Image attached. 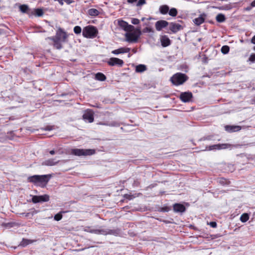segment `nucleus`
Returning a JSON list of instances; mask_svg holds the SVG:
<instances>
[{"label": "nucleus", "instance_id": "f257e3e1", "mask_svg": "<svg viewBox=\"0 0 255 255\" xmlns=\"http://www.w3.org/2000/svg\"><path fill=\"white\" fill-rule=\"evenodd\" d=\"M51 177V175L50 174L43 175H35L29 177L28 180V181L34 183L35 184L44 183V184H46L49 181Z\"/></svg>", "mask_w": 255, "mask_h": 255}, {"label": "nucleus", "instance_id": "f03ea898", "mask_svg": "<svg viewBox=\"0 0 255 255\" xmlns=\"http://www.w3.org/2000/svg\"><path fill=\"white\" fill-rule=\"evenodd\" d=\"M188 79V76L185 74L177 73L171 77L170 81L174 85L179 86L183 84Z\"/></svg>", "mask_w": 255, "mask_h": 255}, {"label": "nucleus", "instance_id": "7ed1b4c3", "mask_svg": "<svg viewBox=\"0 0 255 255\" xmlns=\"http://www.w3.org/2000/svg\"><path fill=\"white\" fill-rule=\"evenodd\" d=\"M98 30L97 28L92 25H88L83 28L82 34L84 37L88 38H93L97 36Z\"/></svg>", "mask_w": 255, "mask_h": 255}, {"label": "nucleus", "instance_id": "20e7f679", "mask_svg": "<svg viewBox=\"0 0 255 255\" xmlns=\"http://www.w3.org/2000/svg\"><path fill=\"white\" fill-rule=\"evenodd\" d=\"M95 153V150L94 149H78V148H74L72 149L71 151V153L76 156H87V155H91Z\"/></svg>", "mask_w": 255, "mask_h": 255}, {"label": "nucleus", "instance_id": "39448f33", "mask_svg": "<svg viewBox=\"0 0 255 255\" xmlns=\"http://www.w3.org/2000/svg\"><path fill=\"white\" fill-rule=\"evenodd\" d=\"M233 146L232 144L229 143H223V144H217L210 145L208 147H206L205 150H221L225 149L227 148H231Z\"/></svg>", "mask_w": 255, "mask_h": 255}, {"label": "nucleus", "instance_id": "423d86ee", "mask_svg": "<svg viewBox=\"0 0 255 255\" xmlns=\"http://www.w3.org/2000/svg\"><path fill=\"white\" fill-rule=\"evenodd\" d=\"M66 33L63 31L61 29H59L57 31L56 35L54 37H49V39H54L64 42L67 38Z\"/></svg>", "mask_w": 255, "mask_h": 255}, {"label": "nucleus", "instance_id": "0eeeda50", "mask_svg": "<svg viewBox=\"0 0 255 255\" xmlns=\"http://www.w3.org/2000/svg\"><path fill=\"white\" fill-rule=\"evenodd\" d=\"M83 119L85 122L92 123L94 121V112L91 110H87L83 115Z\"/></svg>", "mask_w": 255, "mask_h": 255}, {"label": "nucleus", "instance_id": "6e6552de", "mask_svg": "<svg viewBox=\"0 0 255 255\" xmlns=\"http://www.w3.org/2000/svg\"><path fill=\"white\" fill-rule=\"evenodd\" d=\"M95 234L98 235H116L117 232L116 230H111L109 229H95L94 231Z\"/></svg>", "mask_w": 255, "mask_h": 255}, {"label": "nucleus", "instance_id": "1a4fd4ad", "mask_svg": "<svg viewBox=\"0 0 255 255\" xmlns=\"http://www.w3.org/2000/svg\"><path fill=\"white\" fill-rule=\"evenodd\" d=\"M108 64L111 66H118L122 67L124 62L123 60L116 57H112L109 59L107 62Z\"/></svg>", "mask_w": 255, "mask_h": 255}, {"label": "nucleus", "instance_id": "9d476101", "mask_svg": "<svg viewBox=\"0 0 255 255\" xmlns=\"http://www.w3.org/2000/svg\"><path fill=\"white\" fill-rule=\"evenodd\" d=\"M49 200V196L47 194L41 196H33L32 198V201L34 203L39 202H47Z\"/></svg>", "mask_w": 255, "mask_h": 255}, {"label": "nucleus", "instance_id": "9b49d317", "mask_svg": "<svg viewBox=\"0 0 255 255\" xmlns=\"http://www.w3.org/2000/svg\"><path fill=\"white\" fill-rule=\"evenodd\" d=\"M141 34L140 31L138 30V34L136 35L134 33H127L126 34L127 40L129 42H135L137 41L139 35Z\"/></svg>", "mask_w": 255, "mask_h": 255}, {"label": "nucleus", "instance_id": "f8f14e48", "mask_svg": "<svg viewBox=\"0 0 255 255\" xmlns=\"http://www.w3.org/2000/svg\"><path fill=\"white\" fill-rule=\"evenodd\" d=\"M169 29L172 33H175L183 29V27L179 23L171 22L169 23Z\"/></svg>", "mask_w": 255, "mask_h": 255}, {"label": "nucleus", "instance_id": "ddd939ff", "mask_svg": "<svg viewBox=\"0 0 255 255\" xmlns=\"http://www.w3.org/2000/svg\"><path fill=\"white\" fill-rule=\"evenodd\" d=\"M192 98V94L189 92L182 93L180 96L181 100L184 103L190 102Z\"/></svg>", "mask_w": 255, "mask_h": 255}, {"label": "nucleus", "instance_id": "4468645a", "mask_svg": "<svg viewBox=\"0 0 255 255\" xmlns=\"http://www.w3.org/2000/svg\"><path fill=\"white\" fill-rule=\"evenodd\" d=\"M168 22L165 20H160L156 22L155 26L157 31H160L163 28L166 27Z\"/></svg>", "mask_w": 255, "mask_h": 255}, {"label": "nucleus", "instance_id": "2eb2a0df", "mask_svg": "<svg viewBox=\"0 0 255 255\" xmlns=\"http://www.w3.org/2000/svg\"><path fill=\"white\" fill-rule=\"evenodd\" d=\"M118 23L119 26L124 28L125 31H130L133 28L132 25H128L127 22L123 20H119Z\"/></svg>", "mask_w": 255, "mask_h": 255}, {"label": "nucleus", "instance_id": "dca6fc26", "mask_svg": "<svg viewBox=\"0 0 255 255\" xmlns=\"http://www.w3.org/2000/svg\"><path fill=\"white\" fill-rule=\"evenodd\" d=\"M173 210L175 212L182 213L185 211V207L182 204L176 203L173 205Z\"/></svg>", "mask_w": 255, "mask_h": 255}, {"label": "nucleus", "instance_id": "f3484780", "mask_svg": "<svg viewBox=\"0 0 255 255\" xmlns=\"http://www.w3.org/2000/svg\"><path fill=\"white\" fill-rule=\"evenodd\" d=\"M241 129V127L239 126H226L225 127L226 130L230 132L238 131Z\"/></svg>", "mask_w": 255, "mask_h": 255}, {"label": "nucleus", "instance_id": "a211bd4d", "mask_svg": "<svg viewBox=\"0 0 255 255\" xmlns=\"http://www.w3.org/2000/svg\"><path fill=\"white\" fill-rule=\"evenodd\" d=\"M205 16L206 15L204 13L201 14L193 20L194 23L197 25H200L204 22Z\"/></svg>", "mask_w": 255, "mask_h": 255}, {"label": "nucleus", "instance_id": "6ab92c4d", "mask_svg": "<svg viewBox=\"0 0 255 255\" xmlns=\"http://www.w3.org/2000/svg\"><path fill=\"white\" fill-rule=\"evenodd\" d=\"M129 50H130V49L128 48L122 47V48H120L118 49L113 50L112 51V53L115 54V55H118V54H121V53H128L129 51Z\"/></svg>", "mask_w": 255, "mask_h": 255}, {"label": "nucleus", "instance_id": "aec40b11", "mask_svg": "<svg viewBox=\"0 0 255 255\" xmlns=\"http://www.w3.org/2000/svg\"><path fill=\"white\" fill-rule=\"evenodd\" d=\"M160 41L161 43V45L163 47H166L170 44V40L169 39V38L166 35L162 36L161 37Z\"/></svg>", "mask_w": 255, "mask_h": 255}, {"label": "nucleus", "instance_id": "412c9836", "mask_svg": "<svg viewBox=\"0 0 255 255\" xmlns=\"http://www.w3.org/2000/svg\"><path fill=\"white\" fill-rule=\"evenodd\" d=\"M59 161H56L55 159L51 158L45 160L42 162V165L46 166H53L58 163Z\"/></svg>", "mask_w": 255, "mask_h": 255}, {"label": "nucleus", "instance_id": "4be33fe9", "mask_svg": "<svg viewBox=\"0 0 255 255\" xmlns=\"http://www.w3.org/2000/svg\"><path fill=\"white\" fill-rule=\"evenodd\" d=\"M146 70V67L145 65L139 64L136 66L135 71L137 73H142Z\"/></svg>", "mask_w": 255, "mask_h": 255}, {"label": "nucleus", "instance_id": "5701e85b", "mask_svg": "<svg viewBox=\"0 0 255 255\" xmlns=\"http://www.w3.org/2000/svg\"><path fill=\"white\" fill-rule=\"evenodd\" d=\"M95 78L99 81H104L106 77L104 74L99 72L96 74Z\"/></svg>", "mask_w": 255, "mask_h": 255}, {"label": "nucleus", "instance_id": "b1692460", "mask_svg": "<svg viewBox=\"0 0 255 255\" xmlns=\"http://www.w3.org/2000/svg\"><path fill=\"white\" fill-rule=\"evenodd\" d=\"M169 10V7L167 5H163L160 7L159 11L161 14H165Z\"/></svg>", "mask_w": 255, "mask_h": 255}, {"label": "nucleus", "instance_id": "393cba45", "mask_svg": "<svg viewBox=\"0 0 255 255\" xmlns=\"http://www.w3.org/2000/svg\"><path fill=\"white\" fill-rule=\"evenodd\" d=\"M50 39L54 42V46L56 49H60L61 48H62V44L61 43V41L57 39L56 40L54 39Z\"/></svg>", "mask_w": 255, "mask_h": 255}, {"label": "nucleus", "instance_id": "a878e982", "mask_svg": "<svg viewBox=\"0 0 255 255\" xmlns=\"http://www.w3.org/2000/svg\"><path fill=\"white\" fill-rule=\"evenodd\" d=\"M88 14L91 16H97L99 14V11L95 8H91L88 10Z\"/></svg>", "mask_w": 255, "mask_h": 255}, {"label": "nucleus", "instance_id": "bb28decb", "mask_svg": "<svg viewBox=\"0 0 255 255\" xmlns=\"http://www.w3.org/2000/svg\"><path fill=\"white\" fill-rule=\"evenodd\" d=\"M216 19L218 22H223L225 21V16L222 13L218 14L216 17Z\"/></svg>", "mask_w": 255, "mask_h": 255}, {"label": "nucleus", "instance_id": "cd10ccee", "mask_svg": "<svg viewBox=\"0 0 255 255\" xmlns=\"http://www.w3.org/2000/svg\"><path fill=\"white\" fill-rule=\"evenodd\" d=\"M249 219V215L248 213H244L240 217V220L243 223L246 222Z\"/></svg>", "mask_w": 255, "mask_h": 255}, {"label": "nucleus", "instance_id": "c85d7f7f", "mask_svg": "<svg viewBox=\"0 0 255 255\" xmlns=\"http://www.w3.org/2000/svg\"><path fill=\"white\" fill-rule=\"evenodd\" d=\"M20 10L23 13H26L29 9L28 5L26 4H22L19 6Z\"/></svg>", "mask_w": 255, "mask_h": 255}, {"label": "nucleus", "instance_id": "c756f323", "mask_svg": "<svg viewBox=\"0 0 255 255\" xmlns=\"http://www.w3.org/2000/svg\"><path fill=\"white\" fill-rule=\"evenodd\" d=\"M31 243V241L27 239H23L20 242L19 245L22 247H25L29 244Z\"/></svg>", "mask_w": 255, "mask_h": 255}, {"label": "nucleus", "instance_id": "7c9ffc66", "mask_svg": "<svg viewBox=\"0 0 255 255\" xmlns=\"http://www.w3.org/2000/svg\"><path fill=\"white\" fill-rule=\"evenodd\" d=\"M169 14L171 16H176L177 14V10L175 8H172L169 11Z\"/></svg>", "mask_w": 255, "mask_h": 255}, {"label": "nucleus", "instance_id": "2f4dec72", "mask_svg": "<svg viewBox=\"0 0 255 255\" xmlns=\"http://www.w3.org/2000/svg\"><path fill=\"white\" fill-rule=\"evenodd\" d=\"M229 47L227 45H224L221 48V52L224 54H227L229 52Z\"/></svg>", "mask_w": 255, "mask_h": 255}, {"label": "nucleus", "instance_id": "473e14b6", "mask_svg": "<svg viewBox=\"0 0 255 255\" xmlns=\"http://www.w3.org/2000/svg\"><path fill=\"white\" fill-rule=\"evenodd\" d=\"M35 14L37 16H41L43 14V11L41 8H36L35 9Z\"/></svg>", "mask_w": 255, "mask_h": 255}, {"label": "nucleus", "instance_id": "72a5a7b5", "mask_svg": "<svg viewBox=\"0 0 255 255\" xmlns=\"http://www.w3.org/2000/svg\"><path fill=\"white\" fill-rule=\"evenodd\" d=\"M81 28L79 26H76L74 28V32L77 34H80L81 32Z\"/></svg>", "mask_w": 255, "mask_h": 255}, {"label": "nucleus", "instance_id": "f704fd0d", "mask_svg": "<svg viewBox=\"0 0 255 255\" xmlns=\"http://www.w3.org/2000/svg\"><path fill=\"white\" fill-rule=\"evenodd\" d=\"M62 218V215L60 213H58L54 216V219L57 221H60Z\"/></svg>", "mask_w": 255, "mask_h": 255}, {"label": "nucleus", "instance_id": "c9c22d12", "mask_svg": "<svg viewBox=\"0 0 255 255\" xmlns=\"http://www.w3.org/2000/svg\"><path fill=\"white\" fill-rule=\"evenodd\" d=\"M131 22L133 24H138L139 23V20L137 18H132L131 19Z\"/></svg>", "mask_w": 255, "mask_h": 255}, {"label": "nucleus", "instance_id": "e433bc0d", "mask_svg": "<svg viewBox=\"0 0 255 255\" xmlns=\"http://www.w3.org/2000/svg\"><path fill=\"white\" fill-rule=\"evenodd\" d=\"M145 0H139L136 4V6H140L145 3Z\"/></svg>", "mask_w": 255, "mask_h": 255}, {"label": "nucleus", "instance_id": "4c0bfd02", "mask_svg": "<svg viewBox=\"0 0 255 255\" xmlns=\"http://www.w3.org/2000/svg\"><path fill=\"white\" fill-rule=\"evenodd\" d=\"M249 61H251L253 63L255 62V54L253 53L250 55L249 58Z\"/></svg>", "mask_w": 255, "mask_h": 255}, {"label": "nucleus", "instance_id": "58836bf2", "mask_svg": "<svg viewBox=\"0 0 255 255\" xmlns=\"http://www.w3.org/2000/svg\"><path fill=\"white\" fill-rule=\"evenodd\" d=\"M143 32H153V30H152V28L147 27L143 29Z\"/></svg>", "mask_w": 255, "mask_h": 255}, {"label": "nucleus", "instance_id": "ea45409f", "mask_svg": "<svg viewBox=\"0 0 255 255\" xmlns=\"http://www.w3.org/2000/svg\"><path fill=\"white\" fill-rule=\"evenodd\" d=\"M109 126H112V127H116V126H119V124L117 122H112L108 125Z\"/></svg>", "mask_w": 255, "mask_h": 255}, {"label": "nucleus", "instance_id": "a19ab883", "mask_svg": "<svg viewBox=\"0 0 255 255\" xmlns=\"http://www.w3.org/2000/svg\"><path fill=\"white\" fill-rule=\"evenodd\" d=\"M210 225L213 228H215L217 227V223L215 222H211L210 223Z\"/></svg>", "mask_w": 255, "mask_h": 255}, {"label": "nucleus", "instance_id": "79ce46f5", "mask_svg": "<svg viewBox=\"0 0 255 255\" xmlns=\"http://www.w3.org/2000/svg\"><path fill=\"white\" fill-rule=\"evenodd\" d=\"M251 42L253 43V44H255V35L252 38V40H251Z\"/></svg>", "mask_w": 255, "mask_h": 255}, {"label": "nucleus", "instance_id": "37998d69", "mask_svg": "<svg viewBox=\"0 0 255 255\" xmlns=\"http://www.w3.org/2000/svg\"><path fill=\"white\" fill-rule=\"evenodd\" d=\"M44 129L45 130H51L52 129V128L51 127L48 126L46 127Z\"/></svg>", "mask_w": 255, "mask_h": 255}, {"label": "nucleus", "instance_id": "c03bdc74", "mask_svg": "<svg viewBox=\"0 0 255 255\" xmlns=\"http://www.w3.org/2000/svg\"><path fill=\"white\" fill-rule=\"evenodd\" d=\"M137 0H127L128 3H132L135 2Z\"/></svg>", "mask_w": 255, "mask_h": 255}, {"label": "nucleus", "instance_id": "a18cd8bd", "mask_svg": "<svg viewBox=\"0 0 255 255\" xmlns=\"http://www.w3.org/2000/svg\"><path fill=\"white\" fill-rule=\"evenodd\" d=\"M251 6L252 7H255V0H254L252 3H251Z\"/></svg>", "mask_w": 255, "mask_h": 255}, {"label": "nucleus", "instance_id": "49530a36", "mask_svg": "<svg viewBox=\"0 0 255 255\" xmlns=\"http://www.w3.org/2000/svg\"><path fill=\"white\" fill-rule=\"evenodd\" d=\"M94 231H95V229H92V230H90V231H89V232L90 233H93V234H95Z\"/></svg>", "mask_w": 255, "mask_h": 255}, {"label": "nucleus", "instance_id": "de8ad7c7", "mask_svg": "<svg viewBox=\"0 0 255 255\" xmlns=\"http://www.w3.org/2000/svg\"><path fill=\"white\" fill-rule=\"evenodd\" d=\"M49 153L51 154V155H53L54 153H55V151L54 150H51L50 151Z\"/></svg>", "mask_w": 255, "mask_h": 255}, {"label": "nucleus", "instance_id": "09e8293b", "mask_svg": "<svg viewBox=\"0 0 255 255\" xmlns=\"http://www.w3.org/2000/svg\"><path fill=\"white\" fill-rule=\"evenodd\" d=\"M99 124L102 125H106V126H108V125H109V124H107L105 123H100Z\"/></svg>", "mask_w": 255, "mask_h": 255}, {"label": "nucleus", "instance_id": "8fccbe9b", "mask_svg": "<svg viewBox=\"0 0 255 255\" xmlns=\"http://www.w3.org/2000/svg\"><path fill=\"white\" fill-rule=\"evenodd\" d=\"M251 9V7H247V8H246V9H247V10H250Z\"/></svg>", "mask_w": 255, "mask_h": 255}, {"label": "nucleus", "instance_id": "3c124183", "mask_svg": "<svg viewBox=\"0 0 255 255\" xmlns=\"http://www.w3.org/2000/svg\"><path fill=\"white\" fill-rule=\"evenodd\" d=\"M206 139H209H209H210V138H209V137H207Z\"/></svg>", "mask_w": 255, "mask_h": 255}, {"label": "nucleus", "instance_id": "603ef678", "mask_svg": "<svg viewBox=\"0 0 255 255\" xmlns=\"http://www.w3.org/2000/svg\"><path fill=\"white\" fill-rule=\"evenodd\" d=\"M141 20H142V21H143V20H144V17H143V18H142L141 19Z\"/></svg>", "mask_w": 255, "mask_h": 255}, {"label": "nucleus", "instance_id": "864d4df0", "mask_svg": "<svg viewBox=\"0 0 255 255\" xmlns=\"http://www.w3.org/2000/svg\"><path fill=\"white\" fill-rule=\"evenodd\" d=\"M254 49L255 50V46L254 47Z\"/></svg>", "mask_w": 255, "mask_h": 255}, {"label": "nucleus", "instance_id": "5fc2aeb1", "mask_svg": "<svg viewBox=\"0 0 255 255\" xmlns=\"http://www.w3.org/2000/svg\"><path fill=\"white\" fill-rule=\"evenodd\" d=\"M254 216H255V213L254 214Z\"/></svg>", "mask_w": 255, "mask_h": 255}]
</instances>
